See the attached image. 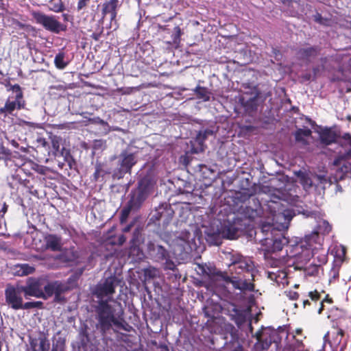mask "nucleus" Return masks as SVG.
I'll return each instance as SVG.
<instances>
[{
  "mask_svg": "<svg viewBox=\"0 0 351 351\" xmlns=\"http://www.w3.org/2000/svg\"><path fill=\"white\" fill-rule=\"evenodd\" d=\"M230 276L221 273L211 280L209 287L217 295L225 294L226 289L229 285L241 291L254 290L253 281L257 270L253 261L248 257L239 254H233L229 265Z\"/></svg>",
  "mask_w": 351,
  "mask_h": 351,
  "instance_id": "obj_1",
  "label": "nucleus"
},
{
  "mask_svg": "<svg viewBox=\"0 0 351 351\" xmlns=\"http://www.w3.org/2000/svg\"><path fill=\"white\" fill-rule=\"evenodd\" d=\"M343 152H339V155L333 162V171L331 176L325 173L315 174L312 177L305 173L299 172L298 176L303 189L309 191L312 189L322 188L324 189L326 185H331L346 178L351 179V136L346 134L341 141Z\"/></svg>",
  "mask_w": 351,
  "mask_h": 351,
  "instance_id": "obj_2",
  "label": "nucleus"
},
{
  "mask_svg": "<svg viewBox=\"0 0 351 351\" xmlns=\"http://www.w3.org/2000/svg\"><path fill=\"white\" fill-rule=\"evenodd\" d=\"M248 206L241 208L239 213L232 219L225 222L217 233H208L207 241L215 245L221 243L220 239H236L250 226V222L263 214V208L258 199L250 197Z\"/></svg>",
  "mask_w": 351,
  "mask_h": 351,
  "instance_id": "obj_3",
  "label": "nucleus"
},
{
  "mask_svg": "<svg viewBox=\"0 0 351 351\" xmlns=\"http://www.w3.org/2000/svg\"><path fill=\"white\" fill-rule=\"evenodd\" d=\"M331 229L332 227L327 221L320 220L315 230L306 235L299 243L289 247L290 251L288 256L294 258L295 262L298 264L306 263L314 255V251L320 249L322 245L323 238L320 234H328Z\"/></svg>",
  "mask_w": 351,
  "mask_h": 351,
  "instance_id": "obj_4",
  "label": "nucleus"
},
{
  "mask_svg": "<svg viewBox=\"0 0 351 351\" xmlns=\"http://www.w3.org/2000/svg\"><path fill=\"white\" fill-rule=\"evenodd\" d=\"M97 319L103 330L112 326L119 327L123 320V310L117 300H100L95 307Z\"/></svg>",
  "mask_w": 351,
  "mask_h": 351,
  "instance_id": "obj_5",
  "label": "nucleus"
},
{
  "mask_svg": "<svg viewBox=\"0 0 351 351\" xmlns=\"http://www.w3.org/2000/svg\"><path fill=\"white\" fill-rule=\"evenodd\" d=\"M267 209L269 213L268 218L271 221L263 224L261 228V232H267V234L270 232V234L273 235L274 230L279 231L287 230L291 220L295 215L292 209L288 208L280 202L276 201H271L267 205Z\"/></svg>",
  "mask_w": 351,
  "mask_h": 351,
  "instance_id": "obj_6",
  "label": "nucleus"
},
{
  "mask_svg": "<svg viewBox=\"0 0 351 351\" xmlns=\"http://www.w3.org/2000/svg\"><path fill=\"white\" fill-rule=\"evenodd\" d=\"M201 230L197 226L192 225L188 230L178 232L170 245L176 256L189 254L193 250H197L201 243Z\"/></svg>",
  "mask_w": 351,
  "mask_h": 351,
  "instance_id": "obj_7",
  "label": "nucleus"
},
{
  "mask_svg": "<svg viewBox=\"0 0 351 351\" xmlns=\"http://www.w3.org/2000/svg\"><path fill=\"white\" fill-rule=\"evenodd\" d=\"M8 90L11 93L6 99L4 106L0 108V114L5 116L13 115L15 110L25 109L26 101L22 88L16 84L10 85Z\"/></svg>",
  "mask_w": 351,
  "mask_h": 351,
  "instance_id": "obj_8",
  "label": "nucleus"
},
{
  "mask_svg": "<svg viewBox=\"0 0 351 351\" xmlns=\"http://www.w3.org/2000/svg\"><path fill=\"white\" fill-rule=\"evenodd\" d=\"M143 182L144 180H141L139 182L138 189L131 194L130 199L127 206L122 209L120 215V222L121 224L126 222L130 212L138 209L146 199L149 186H143Z\"/></svg>",
  "mask_w": 351,
  "mask_h": 351,
  "instance_id": "obj_9",
  "label": "nucleus"
},
{
  "mask_svg": "<svg viewBox=\"0 0 351 351\" xmlns=\"http://www.w3.org/2000/svg\"><path fill=\"white\" fill-rule=\"evenodd\" d=\"M31 15L37 24L52 33L59 34L66 29V25L58 21L56 16L47 15L40 11H32Z\"/></svg>",
  "mask_w": 351,
  "mask_h": 351,
  "instance_id": "obj_10",
  "label": "nucleus"
},
{
  "mask_svg": "<svg viewBox=\"0 0 351 351\" xmlns=\"http://www.w3.org/2000/svg\"><path fill=\"white\" fill-rule=\"evenodd\" d=\"M119 278L111 275L109 277L101 280L95 287V295L100 300H114L112 295L115 293V289L119 285Z\"/></svg>",
  "mask_w": 351,
  "mask_h": 351,
  "instance_id": "obj_11",
  "label": "nucleus"
},
{
  "mask_svg": "<svg viewBox=\"0 0 351 351\" xmlns=\"http://www.w3.org/2000/svg\"><path fill=\"white\" fill-rule=\"evenodd\" d=\"M149 256L156 262H165L164 268L169 270H174L176 267L175 263L171 259L170 254L163 246L149 242L147 245Z\"/></svg>",
  "mask_w": 351,
  "mask_h": 351,
  "instance_id": "obj_12",
  "label": "nucleus"
},
{
  "mask_svg": "<svg viewBox=\"0 0 351 351\" xmlns=\"http://www.w3.org/2000/svg\"><path fill=\"white\" fill-rule=\"evenodd\" d=\"M44 282L45 279L43 278H28L25 286H20L21 289L24 293L25 298L26 299H29V297L45 298V295L43 291Z\"/></svg>",
  "mask_w": 351,
  "mask_h": 351,
  "instance_id": "obj_13",
  "label": "nucleus"
},
{
  "mask_svg": "<svg viewBox=\"0 0 351 351\" xmlns=\"http://www.w3.org/2000/svg\"><path fill=\"white\" fill-rule=\"evenodd\" d=\"M120 4L119 0H109L104 2L101 8V22L104 23L106 17L110 16V23L107 27L109 29H116L118 27L117 22V10Z\"/></svg>",
  "mask_w": 351,
  "mask_h": 351,
  "instance_id": "obj_14",
  "label": "nucleus"
},
{
  "mask_svg": "<svg viewBox=\"0 0 351 351\" xmlns=\"http://www.w3.org/2000/svg\"><path fill=\"white\" fill-rule=\"evenodd\" d=\"M224 314L228 315L231 320L234 321L235 324L240 326L243 324L250 314L249 308H244L238 307L234 304L229 303L222 308Z\"/></svg>",
  "mask_w": 351,
  "mask_h": 351,
  "instance_id": "obj_15",
  "label": "nucleus"
},
{
  "mask_svg": "<svg viewBox=\"0 0 351 351\" xmlns=\"http://www.w3.org/2000/svg\"><path fill=\"white\" fill-rule=\"evenodd\" d=\"M266 237L262 241L263 245H265V250L267 252H276L282 250V247L289 242L288 239L286 238L282 233L275 234L271 238L268 237L269 232H264Z\"/></svg>",
  "mask_w": 351,
  "mask_h": 351,
  "instance_id": "obj_16",
  "label": "nucleus"
},
{
  "mask_svg": "<svg viewBox=\"0 0 351 351\" xmlns=\"http://www.w3.org/2000/svg\"><path fill=\"white\" fill-rule=\"evenodd\" d=\"M23 291L21 289L20 286L17 287H8L5 290V302L14 310L20 309L23 302Z\"/></svg>",
  "mask_w": 351,
  "mask_h": 351,
  "instance_id": "obj_17",
  "label": "nucleus"
},
{
  "mask_svg": "<svg viewBox=\"0 0 351 351\" xmlns=\"http://www.w3.org/2000/svg\"><path fill=\"white\" fill-rule=\"evenodd\" d=\"M119 158L120 171L124 173L130 172L132 167L137 161L135 155L128 151H123Z\"/></svg>",
  "mask_w": 351,
  "mask_h": 351,
  "instance_id": "obj_18",
  "label": "nucleus"
},
{
  "mask_svg": "<svg viewBox=\"0 0 351 351\" xmlns=\"http://www.w3.org/2000/svg\"><path fill=\"white\" fill-rule=\"evenodd\" d=\"M211 134H213V132L210 130L199 131L196 138L191 141V152L198 154L203 152L205 149L204 141L208 135Z\"/></svg>",
  "mask_w": 351,
  "mask_h": 351,
  "instance_id": "obj_19",
  "label": "nucleus"
},
{
  "mask_svg": "<svg viewBox=\"0 0 351 351\" xmlns=\"http://www.w3.org/2000/svg\"><path fill=\"white\" fill-rule=\"evenodd\" d=\"M291 191L292 189L289 186H286L284 189L276 190L275 195L280 200L286 202L291 205H296L300 201V197Z\"/></svg>",
  "mask_w": 351,
  "mask_h": 351,
  "instance_id": "obj_20",
  "label": "nucleus"
},
{
  "mask_svg": "<svg viewBox=\"0 0 351 351\" xmlns=\"http://www.w3.org/2000/svg\"><path fill=\"white\" fill-rule=\"evenodd\" d=\"M45 248L52 252H60L62 248V239L60 235L49 234L45 237Z\"/></svg>",
  "mask_w": 351,
  "mask_h": 351,
  "instance_id": "obj_21",
  "label": "nucleus"
},
{
  "mask_svg": "<svg viewBox=\"0 0 351 351\" xmlns=\"http://www.w3.org/2000/svg\"><path fill=\"white\" fill-rule=\"evenodd\" d=\"M332 334L334 336L330 341L332 351H343L346 347V342H341L344 334L343 330L341 328H336Z\"/></svg>",
  "mask_w": 351,
  "mask_h": 351,
  "instance_id": "obj_22",
  "label": "nucleus"
},
{
  "mask_svg": "<svg viewBox=\"0 0 351 351\" xmlns=\"http://www.w3.org/2000/svg\"><path fill=\"white\" fill-rule=\"evenodd\" d=\"M173 215V210L171 206L165 203L156 209V214L154 217L157 220H162L164 223H166L172 219Z\"/></svg>",
  "mask_w": 351,
  "mask_h": 351,
  "instance_id": "obj_23",
  "label": "nucleus"
},
{
  "mask_svg": "<svg viewBox=\"0 0 351 351\" xmlns=\"http://www.w3.org/2000/svg\"><path fill=\"white\" fill-rule=\"evenodd\" d=\"M287 276V274L285 269L273 268L272 270L267 271L268 278L275 282L278 286H284L288 283Z\"/></svg>",
  "mask_w": 351,
  "mask_h": 351,
  "instance_id": "obj_24",
  "label": "nucleus"
},
{
  "mask_svg": "<svg viewBox=\"0 0 351 351\" xmlns=\"http://www.w3.org/2000/svg\"><path fill=\"white\" fill-rule=\"evenodd\" d=\"M43 289L47 296H51L53 294H60L64 289V286L60 281H54L44 284Z\"/></svg>",
  "mask_w": 351,
  "mask_h": 351,
  "instance_id": "obj_25",
  "label": "nucleus"
},
{
  "mask_svg": "<svg viewBox=\"0 0 351 351\" xmlns=\"http://www.w3.org/2000/svg\"><path fill=\"white\" fill-rule=\"evenodd\" d=\"M320 142L324 145H330L336 140V134L330 129L325 128L319 132Z\"/></svg>",
  "mask_w": 351,
  "mask_h": 351,
  "instance_id": "obj_26",
  "label": "nucleus"
},
{
  "mask_svg": "<svg viewBox=\"0 0 351 351\" xmlns=\"http://www.w3.org/2000/svg\"><path fill=\"white\" fill-rule=\"evenodd\" d=\"M54 64L59 69H64L68 65L69 60L64 51H60L56 55Z\"/></svg>",
  "mask_w": 351,
  "mask_h": 351,
  "instance_id": "obj_27",
  "label": "nucleus"
},
{
  "mask_svg": "<svg viewBox=\"0 0 351 351\" xmlns=\"http://www.w3.org/2000/svg\"><path fill=\"white\" fill-rule=\"evenodd\" d=\"M51 143L52 146V154L54 156H58V155L64 154V149H62V151H60V145L62 143V138L58 136H51Z\"/></svg>",
  "mask_w": 351,
  "mask_h": 351,
  "instance_id": "obj_28",
  "label": "nucleus"
},
{
  "mask_svg": "<svg viewBox=\"0 0 351 351\" xmlns=\"http://www.w3.org/2000/svg\"><path fill=\"white\" fill-rule=\"evenodd\" d=\"M311 135V130L310 129H298L295 133V138L296 141L300 142L304 145L307 144L306 138Z\"/></svg>",
  "mask_w": 351,
  "mask_h": 351,
  "instance_id": "obj_29",
  "label": "nucleus"
},
{
  "mask_svg": "<svg viewBox=\"0 0 351 351\" xmlns=\"http://www.w3.org/2000/svg\"><path fill=\"white\" fill-rule=\"evenodd\" d=\"M194 92L198 99H202L204 101H208L210 100L211 93L207 88L197 86L194 89Z\"/></svg>",
  "mask_w": 351,
  "mask_h": 351,
  "instance_id": "obj_30",
  "label": "nucleus"
},
{
  "mask_svg": "<svg viewBox=\"0 0 351 351\" xmlns=\"http://www.w3.org/2000/svg\"><path fill=\"white\" fill-rule=\"evenodd\" d=\"M317 53V49L313 47L300 49L298 53V56L304 59H307L310 57L315 56Z\"/></svg>",
  "mask_w": 351,
  "mask_h": 351,
  "instance_id": "obj_31",
  "label": "nucleus"
},
{
  "mask_svg": "<svg viewBox=\"0 0 351 351\" xmlns=\"http://www.w3.org/2000/svg\"><path fill=\"white\" fill-rule=\"evenodd\" d=\"M16 267L19 276H27L33 274L35 271L34 267L26 263L17 265Z\"/></svg>",
  "mask_w": 351,
  "mask_h": 351,
  "instance_id": "obj_32",
  "label": "nucleus"
},
{
  "mask_svg": "<svg viewBox=\"0 0 351 351\" xmlns=\"http://www.w3.org/2000/svg\"><path fill=\"white\" fill-rule=\"evenodd\" d=\"M145 279H154L159 277L160 271L158 269L149 266L144 269Z\"/></svg>",
  "mask_w": 351,
  "mask_h": 351,
  "instance_id": "obj_33",
  "label": "nucleus"
},
{
  "mask_svg": "<svg viewBox=\"0 0 351 351\" xmlns=\"http://www.w3.org/2000/svg\"><path fill=\"white\" fill-rule=\"evenodd\" d=\"M322 269L320 265L312 263L304 269L305 274L310 276H315L319 274V270Z\"/></svg>",
  "mask_w": 351,
  "mask_h": 351,
  "instance_id": "obj_34",
  "label": "nucleus"
},
{
  "mask_svg": "<svg viewBox=\"0 0 351 351\" xmlns=\"http://www.w3.org/2000/svg\"><path fill=\"white\" fill-rule=\"evenodd\" d=\"M49 9L52 12L58 13L63 12L65 9V6L62 1L60 0L58 3H50Z\"/></svg>",
  "mask_w": 351,
  "mask_h": 351,
  "instance_id": "obj_35",
  "label": "nucleus"
},
{
  "mask_svg": "<svg viewBox=\"0 0 351 351\" xmlns=\"http://www.w3.org/2000/svg\"><path fill=\"white\" fill-rule=\"evenodd\" d=\"M43 305V302L40 301L36 302H27L23 303V301L21 303V308L20 309H30L35 308H40Z\"/></svg>",
  "mask_w": 351,
  "mask_h": 351,
  "instance_id": "obj_36",
  "label": "nucleus"
},
{
  "mask_svg": "<svg viewBox=\"0 0 351 351\" xmlns=\"http://www.w3.org/2000/svg\"><path fill=\"white\" fill-rule=\"evenodd\" d=\"M339 267L333 266L329 272V282L331 283L335 281L339 278Z\"/></svg>",
  "mask_w": 351,
  "mask_h": 351,
  "instance_id": "obj_37",
  "label": "nucleus"
},
{
  "mask_svg": "<svg viewBox=\"0 0 351 351\" xmlns=\"http://www.w3.org/2000/svg\"><path fill=\"white\" fill-rule=\"evenodd\" d=\"M322 250V253L319 254L317 257V260H318V262H319V264L318 265H320V267H322V265L323 264H325L326 262H327V256L326 254V252L324 250H323L321 247L320 249L317 250H315L314 252V255H313L311 258L313 257L319 250Z\"/></svg>",
  "mask_w": 351,
  "mask_h": 351,
  "instance_id": "obj_38",
  "label": "nucleus"
},
{
  "mask_svg": "<svg viewBox=\"0 0 351 351\" xmlns=\"http://www.w3.org/2000/svg\"><path fill=\"white\" fill-rule=\"evenodd\" d=\"M181 29L178 26L175 27L174 32L172 35L173 43L178 44L180 41Z\"/></svg>",
  "mask_w": 351,
  "mask_h": 351,
  "instance_id": "obj_39",
  "label": "nucleus"
},
{
  "mask_svg": "<svg viewBox=\"0 0 351 351\" xmlns=\"http://www.w3.org/2000/svg\"><path fill=\"white\" fill-rule=\"evenodd\" d=\"M314 20L315 22H317L321 25H328V24H329V20L327 19L323 18L322 16L321 15V14H319L318 12H317L314 15Z\"/></svg>",
  "mask_w": 351,
  "mask_h": 351,
  "instance_id": "obj_40",
  "label": "nucleus"
},
{
  "mask_svg": "<svg viewBox=\"0 0 351 351\" xmlns=\"http://www.w3.org/2000/svg\"><path fill=\"white\" fill-rule=\"evenodd\" d=\"M50 343L49 341L45 338H41L39 343V348L41 351H49Z\"/></svg>",
  "mask_w": 351,
  "mask_h": 351,
  "instance_id": "obj_41",
  "label": "nucleus"
},
{
  "mask_svg": "<svg viewBox=\"0 0 351 351\" xmlns=\"http://www.w3.org/2000/svg\"><path fill=\"white\" fill-rule=\"evenodd\" d=\"M141 236V232L138 229H136L133 232L132 239H131V248L136 246L138 242V238Z\"/></svg>",
  "mask_w": 351,
  "mask_h": 351,
  "instance_id": "obj_42",
  "label": "nucleus"
},
{
  "mask_svg": "<svg viewBox=\"0 0 351 351\" xmlns=\"http://www.w3.org/2000/svg\"><path fill=\"white\" fill-rule=\"evenodd\" d=\"M90 0H77V11H80L85 8L88 4L89 3Z\"/></svg>",
  "mask_w": 351,
  "mask_h": 351,
  "instance_id": "obj_43",
  "label": "nucleus"
},
{
  "mask_svg": "<svg viewBox=\"0 0 351 351\" xmlns=\"http://www.w3.org/2000/svg\"><path fill=\"white\" fill-rule=\"evenodd\" d=\"M94 178L95 180H97L98 178L103 176L102 174V169H101V165L100 164H97L95 167V171L94 173Z\"/></svg>",
  "mask_w": 351,
  "mask_h": 351,
  "instance_id": "obj_44",
  "label": "nucleus"
},
{
  "mask_svg": "<svg viewBox=\"0 0 351 351\" xmlns=\"http://www.w3.org/2000/svg\"><path fill=\"white\" fill-rule=\"evenodd\" d=\"M0 154L4 156L5 158H8L11 156L12 152L9 149L5 147L4 146H1L0 147Z\"/></svg>",
  "mask_w": 351,
  "mask_h": 351,
  "instance_id": "obj_45",
  "label": "nucleus"
},
{
  "mask_svg": "<svg viewBox=\"0 0 351 351\" xmlns=\"http://www.w3.org/2000/svg\"><path fill=\"white\" fill-rule=\"evenodd\" d=\"M308 295L312 301L316 302L320 298V294L317 291H311L308 293Z\"/></svg>",
  "mask_w": 351,
  "mask_h": 351,
  "instance_id": "obj_46",
  "label": "nucleus"
},
{
  "mask_svg": "<svg viewBox=\"0 0 351 351\" xmlns=\"http://www.w3.org/2000/svg\"><path fill=\"white\" fill-rule=\"evenodd\" d=\"M36 141L38 144V146H41L42 147L46 148L47 147L49 146L48 142L47 141V140L45 138L38 137L36 139Z\"/></svg>",
  "mask_w": 351,
  "mask_h": 351,
  "instance_id": "obj_47",
  "label": "nucleus"
},
{
  "mask_svg": "<svg viewBox=\"0 0 351 351\" xmlns=\"http://www.w3.org/2000/svg\"><path fill=\"white\" fill-rule=\"evenodd\" d=\"M286 295L291 300H295L298 298V293L295 291H289L285 292Z\"/></svg>",
  "mask_w": 351,
  "mask_h": 351,
  "instance_id": "obj_48",
  "label": "nucleus"
},
{
  "mask_svg": "<svg viewBox=\"0 0 351 351\" xmlns=\"http://www.w3.org/2000/svg\"><path fill=\"white\" fill-rule=\"evenodd\" d=\"M104 147V145H103V142L101 140H97L95 141L93 145V149L95 150L101 149Z\"/></svg>",
  "mask_w": 351,
  "mask_h": 351,
  "instance_id": "obj_49",
  "label": "nucleus"
},
{
  "mask_svg": "<svg viewBox=\"0 0 351 351\" xmlns=\"http://www.w3.org/2000/svg\"><path fill=\"white\" fill-rule=\"evenodd\" d=\"M64 160L68 162L70 168L72 167L73 158L69 152H66L64 156Z\"/></svg>",
  "mask_w": 351,
  "mask_h": 351,
  "instance_id": "obj_50",
  "label": "nucleus"
},
{
  "mask_svg": "<svg viewBox=\"0 0 351 351\" xmlns=\"http://www.w3.org/2000/svg\"><path fill=\"white\" fill-rule=\"evenodd\" d=\"M126 241V238L124 235L121 234L118 237V240L117 242H114V244H117L119 245H122Z\"/></svg>",
  "mask_w": 351,
  "mask_h": 351,
  "instance_id": "obj_51",
  "label": "nucleus"
},
{
  "mask_svg": "<svg viewBox=\"0 0 351 351\" xmlns=\"http://www.w3.org/2000/svg\"><path fill=\"white\" fill-rule=\"evenodd\" d=\"M324 302H328V303H331L332 302V299L330 298H328V295L326 297L325 299H324L322 302H321V307L319 308L318 310V313L320 314L322 313V311H323V306H324Z\"/></svg>",
  "mask_w": 351,
  "mask_h": 351,
  "instance_id": "obj_52",
  "label": "nucleus"
},
{
  "mask_svg": "<svg viewBox=\"0 0 351 351\" xmlns=\"http://www.w3.org/2000/svg\"><path fill=\"white\" fill-rule=\"evenodd\" d=\"M36 171L40 174L45 175L47 172V167L44 166H37Z\"/></svg>",
  "mask_w": 351,
  "mask_h": 351,
  "instance_id": "obj_53",
  "label": "nucleus"
},
{
  "mask_svg": "<svg viewBox=\"0 0 351 351\" xmlns=\"http://www.w3.org/2000/svg\"><path fill=\"white\" fill-rule=\"evenodd\" d=\"M93 122H94V123H99V124H101V125H104V124H106V122H105L103 119H100L99 117L94 118V119H93Z\"/></svg>",
  "mask_w": 351,
  "mask_h": 351,
  "instance_id": "obj_54",
  "label": "nucleus"
},
{
  "mask_svg": "<svg viewBox=\"0 0 351 351\" xmlns=\"http://www.w3.org/2000/svg\"><path fill=\"white\" fill-rule=\"evenodd\" d=\"M231 351H243V348L241 345H240L239 343H237L234 349H232Z\"/></svg>",
  "mask_w": 351,
  "mask_h": 351,
  "instance_id": "obj_55",
  "label": "nucleus"
},
{
  "mask_svg": "<svg viewBox=\"0 0 351 351\" xmlns=\"http://www.w3.org/2000/svg\"><path fill=\"white\" fill-rule=\"evenodd\" d=\"M282 351H296V348L292 345L286 346Z\"/></svg>",
  "mask_w": 351,
  "mask_h": 351,
  "instance_id": "obj_56",
  "label": "nucleus"
},
{
  "mask_svg": "<svg viewBox=\"0 0 351 351\" xmlns=\"http://www.w3.org/2000/svg\"><path fill=\"white\" fill-rule=\"evenodd\" d=\"M340 248V252L337 254V256L339 257L344 256L346 254V249L343 246H341Z\"/></svg>",
  "mask_w": 351,
  "mask_h": 351,
  "instance_id": "obj_57",
  "label": "nucleus"
},
{
  "mask_svg": "<svg viewBox=\"0 0 351 351\" xmlns=\"http://www.w3.org/2000/svg\"><path fill=\"white\" fill-rule=\"evenodd\" d=\"M132 226H133L132 223H130V224L127 225L125 228H123V232H129L131 230Z\"/></svg>",
  "mask_w": 351,
  "mask_h": 351,
  "instance_id": "obj_58",
  "label": "nucleus"
},
{
  "mask_svg": "<svg viewBox=\"0 0 351 351\" xmlns=\"http://www.w3.org/2000/svg\"><path fill=\"white\" fill-rule=\"evenodd\" d=\"M306 213H304L303 214H304V215H306V217H315V213H312V212H307V211H306Z\"/></svg>",
  "mask_w": 351,
  "mask_h": 351,
  "instance_id": "obj_59",
  "label": "nucleus"
},
{
  "mask_svg": "<svg viewBox=\"0 0 351 351\" xmlns=\"http://www.w3.org/2000/svg\"><path fill=\"white\" fill-rule=\"evenodd\" d=\"M62 17H63V20H64V21H69V14H62Z\"/></svg>",
  "mask_w": 351,
  "mask_h": 351,
  "instance_id": "obj_60",
  "label": "nucleus"
},
{
  "mask_svg": "<svg viewBox=\"0 0 351 351\" xmlns=\"http://www.w3.org/2000/svg\"><path fill=\"white\" fill-rule=\"evenodd\" d=\"M309 304H310V302H309V300H304L303 301L304 306H306V305Z\"/></svg>",
  "mask_w": 351,
  "mask_h": 351,
  "instance_id": "obj_61",
  "label": "nucleus"
},
{
  "mask_svg": "<svg viewBox=\"0 0 351 351\" xmlns=\"http://www.w3.org/2000/svg\"><path fill=\"white\" fill-rule=\"evenodd\" d=\"M296 351H302V348L300 346H298L297 348H296ZM319 351H324L322 350H320Z\"/></svg>",
  "mask_w": 351,
  "mask_h": 351,
  "instance_id": "obj_62",
  "label": "nucleus"
},
{
  "mask_svg": "<svg viewBox=\"0 0 351 351\" xmlns=\"http://www.w3.org/2000/svg\"><path fill=\"white\" fill-rule=\"evenodd\" d=\"M24 123L29 126H32L34 124L33 123L29 121H24Z\"/></svg>",
  "mask_w": 351,
  "mask_h": 351,
  "instance_id": "obj_63",
  "label": "nucleus"
},
{
  "mask_svg": "<svg viewBox=\"0 0 351 351\" xmlns=\"http://www.w3.org/2000/svg\"><path fill=\"white\" fill-rule=\"evenodd\" d=\"M337 191H342L341 187L339 184H337Z\"/></svg>",
  "mask_w": 351,
  "mask_h": 351,
  "instance_id": "obj_64",
  "label": "nucleus"
}]
</instances>
